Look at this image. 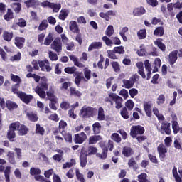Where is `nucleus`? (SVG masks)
Listing matches in <instances>:
<instances>
[{
	"label": "nucleus",
	"instance_id": "14",
	"mask_svg": "<svg viewBox=\"0 0 182 182\" xmlns=\"http://www.w3.org/2000/svg\"><path fill=\"white\" fill-rule=\"evenodd\" d=\"M18 97L26 105H29V103H31V102H32V100L33 99V95H27L26 93H25L23 92H22L21 93L19 94Z\"/></svg>",
	"mask_w": 182,
	"mask_h": 182
},
{
	"label": "nucleus",
	"instance_id": "15",
	"mask_svg": "<svg viewBox=\"0 0 182 182\" xmlns=\"http://www.w3.org/2000/svg\"><path fill=\"white\" fill-rule=\"evenodd\" d=\"M4 177L6 179V182H11L10 176H11V166H5L0 165V173H4Z\"/></svg>",
	"mask_w": 182,
	"mask_h": 182
},
{
	"label": "nucleus",
	"instance_id": "51",
	"mask_svg": "<svg viewBox=\"0 0 182 182\" xmlns=\"http://www.w3.org/2000/svg\"><path fill=\"white\" fill-rule=\"evenodd\" d=\"M111 139L115 141V143H120L122 141V137H120V135L117 133H113L111 135Z\"/></svg>",
	"mask_w": 182,
	"mask_h": 182
},
{
	"label": "nucleus",
	"instance_id": "5",
	"mask_svg": "<svg viewBox=\"0 0 182 182\" xmlns=\"http://www.w3.org/2000/svg\"><path fill=\"white\" fill-rule=\"evenodd\" d=\"M20 126L19 122L17 121L16 122H13L9 125V129L7 132V139L9 141L13 142L15 141V137H16V134L15 131L16 129H18Z\"/></svg>",
	"mask_w": 182,
	"mask_h": 182
},
{
	"label": "nucleus",
	"instance_id": "61",
	"mask_svg": "<svg viewBox=\"0 0 182 182\" xmlns=\"http://www.w3.org/2000/svg\"><path fill=\"white\" fill-rule=\"evenodd\" d=\"M171 143H173V139L171 136H166L164 139V144L166 147H171Z\"/></svg>",
	"mask_w": 182,
	"mask_h": 182
},
{
	"label": "nucleus",
	"instance_id": "27",
	"mask_svg": "<svg viewBox=\"0 0 182 182\" xmlns=\"http://www.w3.org/2000/svg\"><path fill=\"white\" fill-rule=\"evenodd\" d=\"M47 99L50 100V102H58V97L55 95V91H47Z\"/></svg>",
	"mask_w": 182,
	"mask_h": 182
},
{
	"label": "nucleus",
	"instance_id": "34",
	"mask_svg": "<svg viewBox=\"0 0 182 182\" xmlns=\"http://www.w3.org/2000/svg\"><path fill=\"white\" fill-rule=\"evenodd\" d=\"M144 14H146V9H144L143 7L136 8L133 11V14L134 16H140L144 15Z\"/></svg>",
	"mask_w": 182,
	"mask_h": 182
},
{
	"label": "nucleus",
	"instance_id": "44",
	"mask_svg": "<svg viewBox=\"0 0 182 182\" xmlns=\"http://www.w3.org/2000/svg\"><path fill=\"white\" fill-rule=\"evenodd\" d=\"M97 119L100 122L105 120V109L102 107L98 109Z\"/></svg>",
	"mask_w": 182,
	"mask_h": 182
},
{
	"label": "nucleus",
	"instance_id": "42",
	"mask_svg": "<svg viewBox=\"0 0 182 182\" xmlns=\"http://www.w3.org/2000/svg\"><path fill=\"white\" fill-rule=\"evenodd\" d=\"M138 181L139 182H150L149 179H147V173H142L139 175H138Z\"/></svg>",
	"mask_w": 182,
	"mask_h": 182
},
{
	"label": "nucleus",
	"instance_id": "13",
	"mask_svg": "<svg viewBox=\"0 0 182 182\" xmlns=\"http://www.w3.org/2000/svg\"><path fill=\"white\" fill-rule=\"evenodd\" d=\"M157 151L159 154V159L161 161H164V159H166V154L167 153V149L164 144H160L157 147Z\"/></svg>",
	"mask_w": 182,
	"mask_h": 182
},
{
	"label": "nucleus",
	"instance_id": "21",
	"mask_svg": "<svg viewBox=\"0 0 182 182\" xmlns=\"http://www.w3.org/2000/svg\"><path fill=\"white\" fill-rule=\"evenodd\" d=\"M16 130L18 131L19 136H26V134H28V132H29L28 127L25 124L21 125V124L20 126H18V128H16Z\"/></svg>",
	"mask_w": 182,
	"mask_h": 182
},
{
	"label": "nucleus",
	"instance_id": "25",
	"mask_svg": "<svg viewBox=\"0 0 182 182\" xmlns=\"http://www.w3.org/2000/svg\"><path fill=\"white\" fill-rule=\"evenodd\" d=\"M70 60H72L75 66H77V68H85V64L82 63H79V60H77V58L73 55H69Z\"/></svg>",
	"mask_w": 182,
	"mask_h": 182
},
{
	"label": "nucleus",
	"instance_id": "48",
	"mask_svg": "<svg viewBox=\"0 0 182 182\" xmlns=\"http://www.w3.org/2000/svg\"><path fill=\"white\" fill-rule=\"evenodd\" d=\"M41 171L39 168H34L32 167L30 168V174L31 176H39L41 174Z\"/></svg>",
	"mask_w": 182,
	"mask_h": 182
},
{
	"label": "nucleus",
	"instance_id": "31",
	"mask_svg": "<svg viewBox=\"0 0 182 182\" xmlns=\"http://www.w3.org/2000/svg\"><path fill=\"white\" fill-rule=\"evenodd\" d=\"M70 96H74V97H80L82 96V92H80L79 90H76V88L70 87Z\"/></svg>",
	"mask_w": 182,
	"mask_h": 182
},
{
	"label": "nucleus",
	"instance_id": "43",
	"mask_svg": "<svg viewBox=\"0 0 182 182\" xmlns=\"http://www.w3.org/2000/svg\"><path fill=\"white\" fill-rule=\"evenodd\" d=\"M137 36L139 39H146V36H147V30L141 29L137 32Z\"/></svg>",
	"mask_w": 182,
	"mask_h": 182
},
{
	"label": "nucleus",
	"instance_id": "16",
	"mask_svg": "<svg viewBox=\"0 0 182 182\" xmlns=\"http://www.w3.org/2000/svg\"><path fill=\"white\" fill-rule=\"evenodd\" d=\"M177 55H178V50H173L169 53L168 62L169 65L171 66H173V65L177 62V59H178Z\"/></svg>",
	"mask_w": 182,
	"mask_h": 182
},
{
	"label": "nucleus",
	"instance_id": "35",
	"mask_svg": "<svg viewBox=\"0 0 182 182\" xmlns=\"http://www.w3.org/2000/svg\"><path fill=\"white\" fill-rule=\"evenodd\" d=\"M7 159L11 164H16V161L15 160V154L12 151L7 153Z\"/></svg>",
	"mask_w": 182,
	"mask_h": 182
},
{
	"label": "nucleus",
	"instance_id": "10",
	"mask_svg": "<svg viewBox=\"0 0 182 182\" xmlns=\"http://www.w3.org/2000/svg\"><path fill=\"white\" fill-rule=\"evenodd\" d=\"M86 139H87V135H86L84 132H82L80 134H75L73 140L75 144H82L85 143Z\"/></svg>",
	"mask_w": 182,
	"mask_h": 182
},
{
	"label": "nucleus",
	"instance_id": "64",
	"mask_svg": "<svg viewBox=\"0 0 182 182\" xmlns=\"http://www.w3.org/2000/svg\"><path fill=\"white\" fill-rule=\"evenodd\" d=\"M17 25L20 28H25V26H26V20L23 18H19L18 22H17Z\"/></svg>",
	"mask_w": 182,
	"mask_h": 182
},
{
	"label": "nucleus",
	"instance_id": "2",
	"mask_svg": "<svg viewBox=\"0 0 182 182\" xmlns=\"http://www.w3.org/2000/svg\"><path fill=\"white\" fill-rule=\"evenodd\" d=\"M97 153V148L90 146L88 147L87 151L85 148L81 149L80 153V164L82 168L86 167L87 164V156L95 155Z\"/></svg>",
	"mask_w": 182,
	"mask_h": 182
},
{
	"label": "nucleus",
	"instance_id": "63",
	"mask_svg": "<svg viewBox=\"0 0 182 182\" xmlns=\"http://www.w3.org/2000/svg\"><path fill=\"white\" fill-rule=\"evenodd\" d=\"M83 80H85V77H83V75H77L75 78V85H77V86H80V82Z\"/></svg>",
	"mask_w": 182,
	"mask_h": 182
},
{
	"label": "nucleus",
	"instance_id": "32",
	"mask_svg": "<svg viewBox=\"0 0 182 182\" xmlns=\"http://www.w3.org/2000/svg\"><path fill=\"white\" fill-rule=\"evenodd\" d=\"M137 163L136 162V160L134 158L132 157L131 159H129L128 161V167L129 168H133L134 171L137 170Z\"/></svg>",
	"mask_w": 182,
	"mask_h": 182
},
{
	"label": "nucleus",
	"instance_id": "55",
	"mask_svg": "<svg viewBox=\"0 0 182 182\" xmlns=\"http://www.w3.org/2000/svg\"><path fill=\"white\" fill-rule=\"evenodd\" d=\"M125 106L128 110L132 111L134 107V102L132 100H128L125 103Z\"/></svg>",
	"mask_w": 182,
	"mask_h": 182
},
{
	"label": "nucleus",
	"instance_id": "3",
	"mask_svg": "<svg viewBox=\"0 0 182 182\" xmlns=\"http://www.w3.org/2000/svg\"><path fill=\"white\" fill-rule=\"evenodd\" d=\"M104 100L106 103H110L111 106H113V102H115V107L118 109L123 107V105L122 104L123 103V98L114 92H110L108 97H106Z\"/></svg>",
	"mask_w": 182,
	"mask_h": 182
},
{
	"label": "nucleus",
	"instance_id": "17",
	"mask_svg": "<svg viewBox=\"0 0 182 182\" xmlns=\"http://www.w3.org/2000/svg\"><path fill=\"white\" fill-rule=\"evenodd\" d=\"M178 173L180 175H178ZM178 173L177 172V167L174 166L172 170V174L175 178V181L182 182V169L178 168Z\"/></svg>",
	"mask_w": 182,
	"mask_h": 182
},
{
	"label": "nucleus",
	"instance_id": "8",
	"mask_svg": "<svg viewBox=\"0 0 182 182\" xmlns=\"http://www.w3.org/2000/svg\"><path fill=\"white\" fill-rule=\"evenodd\" d=\"M41 6H43V8L48 6V8H51V9H53V12H58L60 8H62V5H60V4L50 3L48 1L42 2Z\"/></svg>",
	"mask_w": 182,
	"mask_h": 182
},
{
	"label": "nucleus",
	"instance_id": "36",
	"mask_svg": "<svg viewBox=\"0 0 182 182\" xmlns=\"http://www.w3.org/2000/svg\"><path fill=\"white\" fill-rule=\"evenodd\" d=\"M120 115L125 120H127L130 117L129 115V111H127V107H122V109L120 110Z\"/></svg>",
	"mask_w": 182,
	"mask_h": 182
},
{
	"label": "nucleus",
	"instance_id": "57",
	"mask_svg": "<svg viewBox=\"0 0 182 182\" xmlns=\"http://www.w3.org/2000/svg\"><path fill=\"white\" fill-rule=\"evenodd\" d=\"M164 102H166V96L164 94H161L157 98L156 103L160 105H164Z\"/></svg>",
	"mask_w": 182,
	"mask_h": 182
},
{
	"label": "nucleus",
	"instance_id": "54",
	"mask_svg": "<svg viewBox=\"0 0 182 182\" xmlns=\"http://www.w3.org/2000/svg\"><path fill=\"white\" fill-rule=\"evenodd\" d=\"M5 21H9L10 19H14V13L11 10H8L7 13L4 16Z\"/></svg>",
	"mask_w": 182,
	"mask_h": 182
},
{
	"label": "nucleus",
	"instance_id": "49",
	"mask_svg": "<svg viewBox=\"0 0 182 182\" xmlns=\"http://www.w3.org/2000/svg\"><path fill=\"white\" fill-rule=\"evenodd\" d=\"M113 52L114 53H119V55H124V53H125L124 47H123L122 46L114 47L113 49Z\"/></svg>",
	"mask_w": 182,
	"mask_h": 182
},
{
	"label": "nucleus",
	"instance_id": "50",
	"mask_svg": "<svg viewBox=\"0 0 182 182\" xmlns=\"http://www.w3.org/2000/svg\"><path fill=\"white\" fill-rule=\"evenodd\" d=\"M53 41V36L52 35V33H49L45 39L44 45H46V46H49V45H50V43H52Z\"/></svg>",
	"mask_w": 182,
	"mask_h": 182
},
{
	"label": "nucleus",
	"instance_id": "59",
	"mask_svg": "<svg viewBox=\"0 0 182 182\" xmlns=\"http://www.w3.org/2000/svg\"><path fill=\"white\" fill-rule=\"evenodd\" d=\"M92 74V71L90 70H89V68H85L84 69V76L85 77V79H87V80H90L91 75Z\"/></svg>",
	"mask_w": 182,
	"mask_h": 182
},
{
	"label": "nucleus",
	"instance_id": "12",
	"mask_svg": "<svg viewBox=\"0 0 182 182\" xmlns=\"http://www.w3.org/2000/svg\"><path fill=\"white\" fill-rule=\"evenodd\" d=\"M38 65L42 72H50L52 70V67H50V64L48 60H38Z\"/></svg>",
	"mask_w": 182,
	"mask_h": 182
},
{
	"label": "nucleus",
	"instance_id": "1",
	"mask_svg": "<svg viewBox=\"0 0 182 182\" xmlns=\"http://www.w3.org/2000/svg\"><path fill=\"white\" fill-rule=\"evenodd\" d=\"M36 83H38L35 88V92L41 99L46 97V90L49 89V83L48 78L46 76L41 77L38 75H34L33 77Z\"/></svg>",
	"mask_w": 182,
	"mask_h": 182
},
{
	"label": "nucleus",
	"instance_id": "40",
	"mask_svg": "<svg viewBox=\"0 0 182 182\" xmlns=\"http://www.w3.org/2000/svg\"><path fill=\"white\" fill-rule=\"evenodd\" d=\"M154 35L155 36H163L164 35V28L161 26L157 27L154 31Z\"/></svg>",
	"mask_w": 182,
	"mask_h": 182
},
{
	"label": "nucleus",
	"instance_id": "22",
	"mask_svg": "<svg viewBox=\"0 0 182 182\" xmlns=\"http://www.w3.org/2000/svg\"><path fill=\"white\" fill-rule=\"evenodd\" d=\"M103 46L102 42H92L88 47V52H92L94 49H101Z\"/></svg>",
	"mask_w": 182,
	"mask_h": 182
},
{
	"label": "nucleus",
	"instance_id": "58",
	"mask_svg": "<svg viewBox=\"0 0 182 182\" xmlns=\"http://www.w3.org/2000/svg\"><path fill=\"white\" fill-rule=\"evenodd\" d=\"M64 72L68 75H73L76 72V67H67L64 69Z\"/></svg>",
	"mask_w": 182,
	"mask_h": 182
},
{
	"label": "nucleus",
	"instance_id": "56",
	"mask_svg": "<svg viewBox=\"0 0 182 182\" xmlns=\"http://www.w3.org/2000/svg\"><path fill=\"white\" fill-rule=\"evenodd\" d=\"M22 58V54H21V52H18L17 54L14 55V56H11L10 58V60L11 62H16L19 61Z\"/></svg>",
	"mask_w": 182,
	"mask_h": 182
},
{
	"label": "nucleus",
	"instance_id": "62",
	"mask_svg": "<svg viewBox=\"0 0 182 182\" xmlns=\"http://www.w3.org/2000/svg\"><path fill=\"white\" fill-rule=\"evenodd\" d=\"M75 41L78 43L80 46H81L82 43H83V38H82V33H80V32L77 33Z\"/></svg>",
	"mask_w": 182,
	"mask_h": 182
},
{
	"label": "nucleus",
	"instance_id": "47",
	"mask_svg": "<svg viewBox=\"0 0 182 182\" xmlns=\"http://www.w3.org/2000/svg\"><path fill=\"white\" fill-rule=\"evenodd\" d=\"M68 15H69V12L66 9L61 10L58 18L61 21H65V19H66V18H68Z\"/></svg>",
	"mask_w": 182,
	"mask_h": 182
},
{
	"label": "nucleus",
	"instance_id": "33",
	"mask_svg": "<svg viewBox=\"0 0 182 182\" xmlns=\"http://www.w3.org/2000/svg\"><path fill=\"white\" fill-rule=\"evenodd\" d=\"M92 130L95 134H99L102 130V125L100 122H97L92 124Z\"/></svg>",
	"mask_w": 182,
	"mask_h": 182
},
{
	"label": "nucleus",
	"instance_id": "6",
	"mask_svg": "<svg viewBox=\"0 0 182 182\" xmlns=\"http://www.w3.org/2000/svg\"><path fill=\"white\" fill-rule=\"evenodd\" d=\"M140 78V76L137 74H134L129 80L124 79L122 80V87H124L125 89H132L133 86H134V83L139 80Z\"/></svg>",
	"mask_w": 182,
	"mask_h": 182
},
{
	"label": "nucleus",
	"instance_id": "30",
	"mask_svg": "<svg viewBox=\"0 0 182 182\" xmlns=\"http://www.w3.org/2000/svg\"><path fill=\"white\" fill-rule=\"evenodd\" d=\"M99 140H102L100 135L91 136L89 138V144H96Z\"/></svg>",
	"mask_w": 182,
	"mask_h": 182
},
{
	"label": "nucleus",
	"instance_id": "41",
	"mask_svg": "<svg viewBox=\"0 0 182 182\" xmlns=\"http://www.w3.org/2000/svg\"><path fill=\"white\" fill-rule=\"evenodd\" d=\"M36 134H41V136H43L45 134V128L43 127H41V124H36Z\"/></svg>",
	"mask_w": 182,
	"mask_h": 182
},
{
	"label": "nucleus",
	"instance_id": "28",
	"mask_svg": "<svg viewBox=\"0 0 182 182\" xmlns=\"http://www.w3.org/2000/svg\"><path fill=\"white\" fill-rule=\"evenodd\" d=\"M3 39L6 42H11L14 38V32L4 31L2 35Z\"/></svg>",
	"mask_w": 182,
	"mask_h": 182
},
{
	"label": "nucleus",
	"instance_id": "60",
	"mask_svg": "<svg viewBox=\"0 0 182 182\" xmlns=\"http://www.w3.org/2000/svg\"><path fill=\"white\" fill-rule=\"evenodd\" d=\"M102 41H103V42H105V43L107 46H112V45H113L112 40H111L106 36L102 37Z\"/></svg>",
	"mask_w": 182,
	"mask_h": 182
},
{
	"label": "nucleus",
	"instance_id": "11",
	"mask_svg": "<svg viewBox=\"0 0 182 182\" xmlns=\"http://www.w3.org/2000/svg\"><path fill=\"white\" fill-rule=\"evenodd\" d=\"M171 124L167 122L164 121L161 123L160 132L161 134H167L168 136H170L171 134V129H170Z\"/></svg>",
	"mask_w": 182,
	"mask_h": 182
},
{
	"label": "nucleus",
	"instance_id": "24",
	"mask_svg": "<svg viewBox=\"0 0 182 182\" xmlns=\"http://www.w3.org/2000/svg\"><path fill=\"white\" fill-rule=\"evenodd\" d=\"M172 129L173 130V134H177L178 132L182 134V127L178 126V122L177 121H171Z\"/></svg>",
	"mask_w": 182,
	"mask_h": 182
},
{
	"label": "nucleus",
	"instance_id": "20",
	"mask_svg": "<svg viewBox=\"0 0 182 182\" xmlns=\"http://www.w3.org/2000/svg\"><path fill=\"white\" fill-rule=\"evenodd\" d=\"M23 43H25V38L16 37L14 39V45L18 48L22 49L23 48Z\"/></svg>",
	"mask_w": 182,
	"mask_h": 182
},
{
	"label": "nucleus",
	"instance_id": "29",
	"mask_svg": "<svg viewBox=\"0 0 182 182\" xmlns=\"http://www.w3.org/2000/svg\"><path fill=\"white\" fill-rule=\"evenodd\" d=\"M6 107L8 110L12 111L14 110V109H18V106L16 102H14L13 101L11 100H7L6 102Z\"/></svg>",
	"mask_w": 182,
	"mask_h": 182
},
{
	"label": "nucleus",
	"instance_id": "46",
	"mask_svg": "<svg viewBox=\"0 0 182 182\" xmlns=\"http://www.w3.org/2000/svg\"><path fill=\"white\" fill-rule=\"evenodd\" d=\"M62 136H63L64 139L65 140V141L68 142V143H72L73 141V138H72V134L69 133V132H65V134L63 132H61Z\"/></svg>",
	"mask_w": 182,
	"mask_h": 182
},
{
	"label": "nucleus",
	"instance_id": "38",
	"mask_svg": "<svg viewBox=\"0 0 182 182\" xmlns=\"http://www.w3.org/2000/svg\"><path fill=\"white\" fill-rule=\"evenodd\" d=\"M26 116L30 122H38V115L33 112H27Z\"/></svg>",
	"mask_w": 182,
	"mask_h": 182
},
{
	"label": "nucleus",
	"instance_id": "53",
	"mask_svg": "<svg viewBox=\"0 0 182 182\" xmlns=\"http://www.w3.org/2000/svg\"><path fill=\"white\" fill-rule=\"evenodd\" d=\"M18 87H19V84H15L11 87V92H13L14 95H17L18 97H19V95H21V93L22 92V91H19L18 90Z\"/></svg>",
	"mask_w": 182,
	"mask_h": 182
},
{
	"label": "nucleus",
	"instance_id": "23",
	"mask_svg": "<svg viewBox=\"0 0 182 182\" xmlns=\"http://www.w3.org/2000/svg\"><path fill=\"white\" fill-rule=\"evenodd\" d=\"M154 45L162 50V52H166V44L163 43V38H157L154 41Z\"/></svg>",
	"mask_w": 182,
	"mask_h": 182
},
{
	"label": "nucleus",
	"instance_id": "52",
	"mask_svg": "<svg viewBox=\"0 0 182 182\" xmlns=\"http://www.w3.org/2000/svg\"><path fill=\"white\" fill-rule=\"evenodd\" d=\"M105 33L107 36L110 38V36H112L114 33V29L113 28V26H111V25L108 26V27L105 31Z\"/></svg>",
	"mask_w": 182,
	"mask_h": 182
},
{
	"label": "nucleus",
	"instance_id": "45",
	"mask_svg": "<svg viewBox=\"0 0 182 182\" xmlns=\"http://www.w3.org/2000/svg\"><path fill=\"white\" fill-rule=\"evenodd\" d=\"M111 65L112 66L114 72L119 73L120 72V65L117 61L111 62Z\"/></svg>",
	"mask_w": 182,
	"mask_h": 182
},
{
	"label": "nucleus",
	"instance_id": "39",
	"mask_svg": "<svg viewBox=\"0 0 182 182\" xmlns=\"http://www.w3.org/2000/svg\"><path fill=\"white\" fill-rule=\"evenodd\" d=\"M75 176L77 177V180L80 182H86V179H85V176L80 173L79 169L75 170Z\"/></svg>",
	"mask_w": 182,
	"mask_h": 182
},
{
	"label": "nucleus",
	"instance_id": "37",
	"mask_svg": "<svg viewBox=\"0 0 182 182\" xmlns=\"http://www.w3.org/2000/svg\"><path fill=\"white\" fill-rule=\"evenodd\" d=\"M48 26H49V24L48 23V20L44 19L40 23L38 26V31H46V29H48Z\"/></svg>",
	"mask_w": 182,
	"mask_h": 182
},
{
	"label": "nucleus",
	"instance_id": "19",
	"mask_svg": "<svg viewBox=\"0 0 182 182\" xmlns=\"http://www.w3.org/2000/svg\"><path fill=\"white\" fill-rule=\"evenodd\" d=\"M122 154L124 157H131L134 154V151L132 147L126 146L122 148Z\"/></svg>",
	"mask_w": 182,
	"mask_h": 182
},
{
	"label": "nucleus",
	"instance_id": "18",
	"mask_svg": "<svg viewBox=\"0 0 182 182\" xmlns=\"http://www.w3.org/2000/svg\"><path fill=\"white\" fill-rule=\"evenodd\" d=\"M69 29L73 32V33H79L80 32V29L79 28V26L77 25V22L75 21H71L69 23Z\"/></svg>",
	"mask_w": 182,
	"mask_h": 182
},
{
	"label": "nucleus",
	"instance_id": "7",
	"mask_svg": "<svg viewBox=\"0 0 182 182\" xmlns=\"http://www.w3.org/2000/svg\"><path fill=\"white\" fill-rule=\"evenodd\" d=\"M145 132L146 129H144V127H141V125H134L131 127L130 136L132 139H136L137 135L139 134L141 136L142 134H144Z\"/></svg>",
	"mask_w": 182,
	"mask_h": 182
},
{
	"label": "nucleus",
	"instance_id": "9",
	"mask_svg": "<svg viewBox=\"0 0 182 182\" xmlns=\"http://www.w3.org/2000/svg\"><path fill=\"white\" fill-rule=\"evenodd\" d=\"M51 49L53 50H55L57 53H59L60 52H62V41L60 40V38H56L51 43Z\"/></svg>",
	"mask_w": 182,
	"mask_h": 182
},
{
	"label": "nucleus",
	"instance_id": "26",
	"mask_svg": "<svg viewBox=\"0 0 182 182\" xmlns=\"http://www.w3.org/2000/svg\"><path fill=\"white\" fill-rule=\"evenodd\" d=\"M144 110L148 117H151V104L149 102L144 103Z\"/></svg>",
	"mask_w": 182,
	"mask_h": 182
},
{
	"label": "nucleus",
	"instance_id": "4",
	"mask_svg": "<svg viewBox=\"0 0 182 182\" xmlns=\"http://www.w3.org/2000/svg\"><path fill=\"white\" fill-rule=\"evenodd\" d=\"M95 114L96 108L87 107L86 105L82 107L80 111V116L82 119H90V117H93Z\"/></svg>",
	"mask_w": 182,
	"mask_h": 182
}]
</instances>
